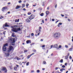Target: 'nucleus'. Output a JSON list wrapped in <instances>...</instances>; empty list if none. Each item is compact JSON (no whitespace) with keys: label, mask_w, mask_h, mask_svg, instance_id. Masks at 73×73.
<instances>
[{"label":"nucleus","mask_w":73,"mask_h":73,"mask_svg":"<svg viewBox=\"0 0 73 73\" xmlns=\"http://www.w3.org/2000/svg\"><path fill=\"white\" fill-rule=\"evenodd\" d=\"M18 26L17 25H14L13 26H11V28H12L11 31L13 32H17L18 31H21V29H20V28H18Z\"/></svg>","instance_id":"obj_1"},{"label":"nucleus","mask_w":73,"mask_h":73,"mask_svg":"<svg viewBox=\"0 0 73 73\" xmlns=\"http://www.w3.org/2000/svg\"><path fill=\"white\" fill-rule=\"evenodd\" d=\"M12 50H13V47L12 46H9V49H8L6 52L5 53L6 57H8V56H9V55L10 54V52H11Z\"/></svg>","instance_id":"obj_2"},{"label":"nucleus","mask_w":73,"mask_h":73,"mask_svg":"<svg viewBox=\"0 0 73 73\" xmlns=\"http://www.w3.org/2000/svg\"><path fill=\"white\" fill-rule=\"evenodd\" d=\"M17 40V38H10L9 40V41L11 44H14L15 42V40Z\"/></svg>","instance_id":"obj_3"},{"label":"nucleus","mask_w":73,"mask_h":73,"mask_svg":"<svg viewBox=\"0 0 73 73\" xmlns=\"http://www.w3.org/2000/svg\"><path fill=\"white\" fill-rule=\"evenodd\" d=\"M28 18H29L26 19V22H27V23H30V22H31V21L29 20V19L30 20H31L32 19H33L35 18V16H33L31 15Z\"/></svg>","instance_id":"obj_4"},{"label":"nucleus","mask_w":73,"mask_h":73,"mask_svg":"<svg viewBox=\"0 0 73 73\" xmlns=\"http://www.w3.org/2000/svg\"><path fill=\"white\" fill-rule=\"evenodd\" d=\"M60 36V33H56L54 35V37L55 39H58Z\"/></svg>","instance_id":"obj_5"},{"label":"nucleus","mask_w":73,"mask_h":73,"mask_svg":"<svg viewBox=\"0 0 73 73\" xmlns=\"http://www.w3.org/2000/svg\"><path fill=\"white\" fill-rule=\"evenodd\" d=\"M5 46H8V43H6L3 45V51H5V50H6V48Z\"/></svg>","instance_id":"obj_6"},{"label":"nucleus","mask_w":73,"mask_h":73,"mask_svg":"<svg viewBox=\"0 0 73 73\" xmlns=\"http://www.w3.org/2000/svg\"><path fill=\"white\" fill-rule=\"evenodd\" d=\"M2 70L4 71V73H7V69L6 68V67H3L2 68Z\"/></svg>","instance_id":"obj_7"},{"label":"nucleus","mask_w":73,"mask_h":73,"mask_svg":"<svg viewBox=\"0 0 73 73\" xmlns=\"http://www.w3.org/2000/svg\"><path fill=\"white\" fill-rule=\"evenodd\" d=\"M53 48H56V49L57 50L59 49V48H58V47L57 46V44H55V45H54L53 46Z\"/></svg>","instance_id":"obj_8"},{"label":"nucleus","mask_w":73,"mask_h":73,"mask_svg":"<svg viewBox=\"0 0 73 73\" xmlns=\"http://www.w3.org/2000/svg\"><path fill=\"white\" fill-rule=\"evenodd\" d=\"M7 9V7H3L2 8V11H3V12H4V10H5V9Z\"/></svg>","instance_id":"obj_9"},{"label":"nucleus","mask_w":73,"mask_h":73,"mask_svg":"<svg viewBox=\"0 0 73 73\" xmlns=\"http://www.w3.org/2000/svg\"><path fill=\"white\" fill-rule=\"evenodd\" d=\"M27 44H29V43H31V41L29 40H28L26 41Z\"/></svg>","instance_id":"obj_10"},{"label":"nucleus","mask_w":73,"mask_h":73,"mask_svg":"<svg viewBox=\"0 0 73 73\" xmlns=\"http://www.w3.org/2000/svg\"><path fill=\"white\" fill-rule=\"evenodd\" d=\"M5 27H9V25H8L7 24V23H5Z\"/></svg>","instance_id":"obj_11"},{"label":"nucleus","mask_w":73,"mask_h":73,"mask_svg":"<svg viewBox=\"0 0 73 73\" xmlns=\"http://www.w3.org/2000/svg\"><path fill=\"white\" fill-rule=\"evenodd\" d=\"M15 33H13L12 34V37H16V36L15 35Z\"/></svg>","instance_id":"obj_12"},{"label":"nucleus","mask_w":73,"mask_h":73,"mask_svg":"<svg viewBox=\"0 0 73 73\" xmlns=\"http://www.w3.org/2000/svg\"><path fill=\"white\" fill-rule=\"evenodd\" d=\"M46 15H49V12L48 11H47L46 12Z\"/></svg>","instance_id":"obj_13"},{"label":"nucleus","mask_w":73,"mask_h":73,"mask_svg":"<svg viewBox=\"0 0 73 73\" xmlns=\"http://www.w3.org/2000/svg\"><path fill=\"white\" fill-rule=\"evenodd\" d=\"M21 7V6H17L16 7V9H19V8H20Z\"/></svg>","instance_id":"obj_14"},{"label":"nucleus","mask_w":73,"mask_h":73,"mask_svg":"<svg viewBox=\"0 0 73 73\" xmlns=\"http://www.w3.org/2000/svg\"><path fill=\"white\" fill-rule=\"evenodd\" d=\"M19 22V19H18V20L16 19L15 20V22L16 23H18V22Z\"/></svg>","instance_id":"obj_15"},{"label":"nucleus","mask_w":73,"mask_h":73,"mask_svg":"<svg viewBox=\"0 0 73 73\" xmlns=\"http://www.w3.org/2000/svg\"><path fill=\"white\" fill-rule=\"evenodd\" d=\"M25 4H22V8H24V7H25Z\"/></svg>","instance_id":"obj_16"},{"label":"nucleus","mask_w":73,"mask_h":73,"mask_svg":"<svg viewBox=\"0 0 73 73\" xmlns=\"http://www.w3.org/2000/svg\"><path fill=\"white\" fill-rule=\"evenodd\" d=\"M65 69L64 68H62V69H60V72H62L63 70H65Z\"/></svg>","instance_id":"obj_17"},{"label":"nucleus","mask_w":73,"mask_h":73,"mask_svg":"<svg viewBox=\"0 0 73 73\" xmlns=\"http://www.w3.org/2000/svg\"><path fill=\"white\" fill-rule=\"evenodd\" d=\"M39 30L38 31H39L40 32V33L41 32V29H42L41 27H39Z\"/></svg>","instance_id":"obj_18"},{"label":"nucleus","mask_w":73,"mask_h":73,"mask_svg":"<svg viewBox=\"0 0 73 73\" xmlns=\"http://www.w3.org/2000/svg\"><path fill=\"white\" fill-rule=\"evenodd\" d=\"M31 57V55H30L28 56H27V59H29V58H30Z\"/></svg>","instance_id":"obj_19"},{"label":"nucleus","mask_w":73,"mask_h":73,"mask_svg":"<svg viewBox=\"0 0 73 73\" xmlns=\"http://www.w3.org/2000/svg\"><path fill=\"white\" fill-rule=\"evenodd\" d=\"M15 58H17V60H20V58H18L17 56H16Z\"/></svg>","instance_id":"obj_20"},{"label":"nucleus","mask_w":73,"mask_h":73,"mask_svg":"<svg viewBox=\"0 0 73 73\" xmlns=\"http://www.w3.org/2000/svg\"><path fill=\"white\" fill-rule=\"evenodd\" d=\"M59 62H60L61 63H62L63 62V59H61V60H60Z\"/></svg>","instance_id":"obj_21"},{"label":"nucleus","mask_w":73,"mask_h":73,"mask_svg":"<svg viewBox=\"0 0 73 73\" xmlns=\"http://www.w3.org/2000/svg\"><path fill=\"white\" fill-rule=\"evenodd\" d=\"M73 49V48H71L69 49V51H72V50Z\"/></svg>","instance_id":"obj_22"},{"label":"nucleus","mask_w":73,"mask_h":73,"mask_svg":"<svg viewBox=\"0 0 73 73\" xmlns=\"http://www.w3.org/2000/svg\"><path fill=\"white\" fill-rule=\"evenodd\" d=\"M14 69L15 70H16L17 69V67L16 66L14 67Z\"/></svg>","instance_id":"obj_23"},{"label":"nucleus","mask_w":73,"mask_h":73,"mask_svg":"<svg viewBox=\"0 0 73 73\" xmlns=\"http://www.w3.org/2000/svg\"><path fill=\"white\" fill-rule=\"evenodd\" d=\"M68 56H66L65 57V59H66L67 60H68Z\"/></svg>","instance_id":"obj_24"},{"label":"nucleus","mask_w":73,"mask_h":73,"mask_svg":"<svg viewBox=\"0 0 73 73\" xmlns=\"http://www.w3.org/2000/svg\"><path fill=\"white\" fill-rule=\"evenodd\" d=\"M40 15L41 16H44V13H42Z\"/></svg>","instance_id":"obj_25"},{"label":"nucleus","mask_w":73,"mask_h":73,"mask_svg":"<svg viewBox=\"0 0 73 73\" xmlns=\"http://www.w3.org/2000/svg\"><path fill=\"white\" fill-rule=\"evenodd\" d=\"M29 62H28L27 63H26V65H27V66H28V65H29Z\"/></svg>","instance_id":"obj_26"},{"label":"nucleus","mask_w":73,"mask_h":73,"mask_svg":"<svg viewBox=\"0 0 73 73\" xmlns=\"http://www.w3.org/2000/svg\"><path fill=\"white\" fill-rule=\"evenodd\" d=\"M31 36H34V34H33V33H32Z\"/></svg>","instance_id":"obj_27"},{"label":"nucleus","mask_w":73,"mask_h":73,"mask_svg":"<svg viewBox=\"0 0 73 73\" xmlns=\"http://www.w3.org/2000/svg\"><path fill=\"white\" fill-rule=\"evenodd\" d=\"M65 47L66 48H68V46L66 45H65Z\"/></svg>","instance_id":"obj_28"},{"label":"nucleus","mask_w":73,"mask_h":73,"mask_svg":"<svg viewBox=\"0 0 73 73\" xmlns=\"http://www.w3.org/2000/svg\"><path fill=\"white\" fill-rule=\"evenodd\" d=\"M62 68H65V65H63L62 66Z\"/></svg>","instance_id":"obj_29"},{"label":"nucleus","mask_w":73,"mask_h":73,"mask_svg":"<svg viewBox=\"0 0 73 73\" xmlns=\"http://www.w3.org/2000/svg\"><path fill=\"white\" fill-rule=\"evenodd\" d=\"M26 6H27V7L28 8V6H29V4H27L26 5Z\"/></svg>","instance_id":"obj_30"},{"label":"nucleus","mask_w":73,"mask_h":73,"mask_svg":"<svg viewBox=\"0 0 73 73\" xmlns=\"http://www.w3.org/2000/svg\"><path fill=\"white\" fill-rule=\"evenodd\" d=\"M42 23H43V24H44V20H42Z\"/></svg>","instance_id":"obj_31"},{"label":"nucleus","mask_w":73,"mask_h":73,"mask_svg":"<svg viewBox=\"0 0 73 73\" xmlns=\"http://www.w3.org/2000/svg\"><path fill=\"white\" fill-rule=\"evenodd\" d=\"M70 60H72V57L71 56H70Z\"/></svg>","instance_id":"obj_32"},{"label":"nucleus","mask_w":73,"mask_h":73,"mask_svg":"<svg viewBox=\"0 0 73 73\" xmlns=\"http://www.w3.org/2000/svg\"><path fill=\"white\" fill-rule=\"evenodd\" d=\"M56 73H61V72H59V71H57L56 72Z\"/></svg>","instance_id":"obj_33"},{"label":"nucleus","mask_w":73,"mask_h":73,"mask_svg":"<svg viewBox=\"0 0 73 73\" xmlns=\"http://www.w3.org/2000/svg\"><path fill=\"white\" fill-rule=\"evenodd\" d=\"M37 73H39V72H40V70H37Z\"/></svg>","instance_id":"obj_34"},{"label":"nucleus","mask_w":73,"mask_h":73,"mask_svg":"<svg viewBox=\"0 0 73 73\" xmlns=\"http://www.w3.org/2000/svg\"><path fill=\"white\" fill-rule=\"evenodd\" d=\"M3 18V16H1L0 17V19H2Z\"/></svg>","instance_id":"obj_35"},{"label":"nucleus","mask_w":73,"mask_h":73,"mask_svg":"<svg viewBox=\"0 0 73 73\" xmlns=\"http://www.w3.org/2000/svg\"><path fill=\"white\" fill-rule=\"evenodd\" d=\"M34 72V70H31V73H33Z\"/></svg>","instance_id":"obj_36"},{"label":"nucleus","mask_w":73,"mask_h":73,"mask_svg":"<svg viewBox=\"0 0 73 73\" xmlns=\"http://www.w3.org/2000/svg\"><path fill=\"white\" fill-rule=\"evenodd\" d=\"M19 3H21V0H20L19 1Z\"/></svg>","instance_id":"obj_37"},{"label":"nucleus","mask_w":73,"mask_h":73,"mask_svg":"<svg viewBox=\"0 0 73 73\" xmlns=\"http://www.w3.org/2000/svg\"><path fill=\"white\" fill-rule=\"evenodd\" d=\"M33 52H36V50H33Z\"/></svg>","instance_id":"obj_38"},{"label":"nucleus","mask_w":73,"mask_h":73,"mask_svg":"<svg viewBox=\"0 0 73 73\" xmlns=\"http://www.w3.org/2000/svg\"><path fill=\"white\" fill-rule=\"evenodd\" d=\"M53 45H52L51 46V47H50V49H52V47H53Z\"/></svg>","instance_id":"obj_39"},{"label":"nucleus","mask_w":73,"mask_h":73,"mask_svg":"<svg viewBox=\"0 0 73 73\" xmlns=\"http://www.w3.org/2000/svg\"><path fill=\"white\" fill-rule=\"evenodd\" d=\"M35 54V53H33L31 54H30V55H31V56H32V55H33V54Z\"/></svg>","instance_id":"obj_40"},{"label":"nucleus","mask_w":73,"mask_h":73,"mask_svg":"<svg viewBox=\"0 0 73 73\" xmlns=\"http://www.w3.org/2000/svg\"><path fill=\"white\" fill-rule=\"evenodd\" d=\"M5 25H4L3 26V27L5 28Z\"/></svg>","instance_id":"obj_41"},{"label":"nucleus","mask_w":73,"mask_h":73,"mask_svg":"<svg viewBox=\"0 0 73 73\" xmlns=\"http://www.w3.org/2000/svg\"><path fill=\"white\" fill-rule=\"evenodd\" d=\"M31 13H28V14L29 15H31Z\"/></svg>","instance_id":"obj_42"},{"label":"nucleus","mask_w":73,"mask_h":73,"mask_svg":"<svg viewBox=\"0 0 73 73\" xmlns=\"http://www.w3.org/2000/svg\"><path fill=\"white\" fill-rule=\"evenodd\" d=\"M59 48H61V45H59Z\"/></svg>","instance_id":"obj_43"},{"label":"nucleus","mask_w":73,"mask_h":73,"mask_svg":"<svg viewBox=\"0 0 73 73\" xmlns=\"http://www.w3.org/2000/svg\"><path fill=\"white\" fill-rule=\"evenodd\" d=\"M43 64H46V62L45 61H44L43 62Z\"/></svg>","instance_id":"obj_44"},{"label":"nucleus","mask_w":73,"mask_h":73,"mask_svg":"<svg viewBox=\"0 0 73 73\" xmlns=\"http://www.w3.org/2000/svg\"><path fill=\"white\" fill-rule=\"evenodd\" d=\"M40 31L39 33L37 34V35L39 36V35H40Z\"/></svg>","instance_id":"obj_45"},{"label":"nucleus","mask_w":73,"mask_h":73,"mask_svg":"<svg viewBox=\"0 0 73 73\" xmlns=\"http://www.w3.org/2000/svg\"><path fill=\"white\" fill-rule=\"evenodd\" d=\"M45 45H43L42 46V48H44L45 47Z\"/></svg>","instance_id":"obj_46"},{"label":"nucleus","mask_w":73,"mask_h":73,"mask_svg":"<svg viewBox=\"0 0 73 73\" xmlns=\"http://www.w3.org/2000/svg\"><path fill=\"white\" fill-rule=\"evenodd\" d=\"M55 70H57V69H58V67H56L55 68Z\"/></svg>","instance_id":"obj_47"},{"label":"nucleus","mask_w":73,"mask_h":73,"mask_svg":"<svg viewBox=\"0 0 73 73\" xmlns=\"http://www.w3.org/2000/svg\"><path fill=\"white\" fill-rule=\"evenodd\" d=\"M61 16H62V17H64V15H63L62 14H61Z\"/></svg>","instance_id":"obj_48"},{"label":"nucleus","mask_w":73,"mask_h":73,"mask_svg":"<svg viewBox=\"0 0 73 73\" xmlns=\"http://www.w3.org/2000/svg\"><path fill=\"white\" fill-rule=\"evenodd\" d=\"M59 25H62V23H59Z\"/></svg>","instance_id":"obj_49"},{"label":"nucleus","mask_w":73,"mask_h":73,"mask_svg":"<svg viewBox=\"0 0 73 73\" xmlns=\"http://www.w3.org/2000/svg\"><path fill=\"white\" fill-rule=\"evenodd\" d=\"M65 65V66H66L67 65V63H65V64H64Z\"/></svg>","instance_id":"obj_50"},{"label":"nucleus","mask_w":73,"mask_h":73,"mask_svg":"<svg viewBox=\"0 0 73 73\" xmlns=\"http://www.w3.org/2000/svg\"><path fill=\"white\" fill-rule=\"evenodd\" d=\"M27 52V50H24L25 52Z\"/></svg>","instance_id":"obj_51"},{"label":"nucleus","mask_w":73,"mask_h":73,"mask_svg":"<svg viewBox=\"0 0 73 73\" xmlns=\"http://www.w3.org/2000/svg\"><path fill=\"white\" fill-rule=\"evenodd\" d=\"M52 21H54V19H52Z\"/></svg>","instance_id":"obj_52"},{"label":"nucleus","mask_w":73,"mask_h":73,"mask_svg":"<svg viewBox=\"0 0 73 73\" xmlns=\"http://www.w3.org/2000/svg\"><path fill=\"white\" fill-rule=\"evenodd\" d=\"M68 21H70V19H68Z\"/></svg>","instance_id":"obj_53"},{"label":"nucleus","mask_w":73,"mask_h":73,"mask_svg":"<svg viewBox=\"0 0 73 73\" xmlns=\"http://www.w3.org/2000/svg\"><path fill=\"white\" fill-rule=\"evenodd\" d=\"M16 65L17 67H18V66H19L18 65L16 64Z\"/></svg>","instance_id":"obj_54"},{"label":"nucleus","mask_w":73,"mask_h":73,"mask_svg":"<svg viewBox=\"0 0 73 73\" xmlns=\"http://www.w3.org/2000/svg\"><path fill=\"white\" fill-rule=\"evenodd\" d=\"M57 4H56V5H55V8H56V7H57Z\"/></svg>","instance_id":"obj_55"},{"label":"nucleus","mask_w":73,"mask_h":73,"mask_svg":"<svg viewBox=\"0 0 73 73\" xmlns=\"http://www.w3.org/2000/svg\"><path fill=\"white\" fill-rule=\"evenodd\" d=\"M23 11H26V9H25V8H24L23 9Z\"/></svg>","instance_id":"obj_56"},{"label":"nucleus","mask_w":73,"mask_h":73,"mask_svg":"<svg viewBox=\"0 0 73 73\" xmlns=\"http://www.w3.org/2000/svg\"><path fill=\"white\" fill-rule=\"evenodd\" d=\"M33 44H34V43H32V44H31V46H32V45H33Z\"/></svg>","instance_id":"obj_57"},{"label":"nucleus","mask_w":73,"mask_h":73,"mask_svg":"<svg viewBox=\"0 0 73 73\" xmlns=\"http://www.w3.org/2000/svg\"><path fill=\"white\" fill-rule=\"evenodd\" d=\"M40 41H43V39H41Z\"/></svg>","instance_id":"obj_58"},{"label":"nucleus","mask_w":73,"mask_h":73,"mask_svg":"<svg viewBox=\"0 0 73 73\" xmlns=\"http://www.w3.org/2000/svg\"><path fill=\"white\" fill-rule=\"evenodd\" d=\"M8 4H11V3L10 2H9L8 3Z\"/></svg>","instance_id":"obj_59"},{"label":"nucleus","mask_w":73,"mask_h":73,"mask_svg":"<svg viewBox=\"0 0 73 73\" xmlns=\"http://www.w3.org/2000/svg\"><path fill=\"white\" fill-rule=\"evenodd\" d=\"M42 70H45V68H43L42 69Z\"/></svg>","instance_id":"obj_60"},{"label":"nucleus","mask_w":73,"mask_h":73,"mask_svg":"<svg viewBox=\"0 0 73 73\" xmlns=\"http://www.w3.org/2000/svg\"><path fill=\"white\" fill-rule=\"evenodd\" d=\"M69 56V53H68V56Z\"/></svg>","instance_id":"obj_61"},{"label":"nucleus","mask_w":73,"mask_h":73,"mask_svg":"<svg viewBox=\"0 0 73 73\" xmlns=\"http://www.w3.org/2000/svg\"><path fill=\"white\" fill-rule=\"evenodd\" d=\"M57 22H58V21H56L55 22V23L56 24V23H57Z\"/></svg>","instance_id":"obj_62"},{"label":"nucleus","mask_w":73,"mask_h":73,"mask_svg":"<svg viewBox=\"0 0 73 73\" xmlns=\"http://www.w3.org/2000/svg\"><path fill=\"white\" fill-rule=\"evenodd\" d=\"M21 57H23V55H21Z\"/></svg>","instance_id":"obj_63"},{"label":"nucleus","mask_w":73,"mask_h":73,"mask_svg":"<svg viewBox=\"0 0 73 73\" xmlns=\"http://www.w3.org/2000/svg\"><path fill=\"white\" fill-rule=\"evenodd\" d=\"M52 73H54V71H53Z\"/></svg>","instance_id":"obj_64"}]
</instances>
